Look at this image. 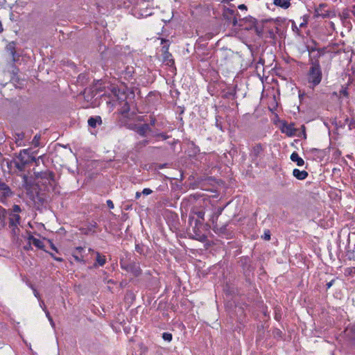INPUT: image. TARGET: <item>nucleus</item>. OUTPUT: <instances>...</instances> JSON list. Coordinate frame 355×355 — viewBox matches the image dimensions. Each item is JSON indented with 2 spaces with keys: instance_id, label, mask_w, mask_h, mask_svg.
Instances as JSON below:
<instances>
[{
  "instance_id": "nucleus-33",
  "label": "nucleus",
  "mask_w": 355,
  "mask_h": 355,
  "mask_svg": "<svg viewBox=\"0 0 355 355\" xmlns=\"http://www.w3.org/2000/svg\"><path fill=\"white\" fill-rule=\"evenodd\" d=\"M89 126L92 128H96L97 125V123L96 121L95 116L90 117L87 121Z\"/></svg>"
},
{
  "instance_id": "nucleus-26",
  "label": "nucleus",
  "mask_w": 355,
  "mask_h": 355,
  "mask_svg": "<svg viewBox=\"0 0 355 355\" xmlns=\"http://www.w3.org/2000/svg\"><path fill=\"white\" fill-rule=\"evenodd\" d=\"M25 137V134L23 132H17L15 135V143L18 146H23V140Z\"/></svg>"
},
{
  "instance_id": "nucleus-19",
  "label": "nucleus",
  "mask_w": 355,
  "mask_h": 355,
  "mask_svg": "<svg viewBox=\"0 0 355 355\" xmlns=\"http://www.w3.org/2000/svg\"><path fill=\"white\" fill-rule=\"evenodd\" d=\"M327 275L326 273H321V274H319L318 275V277H319V282L317 283L316 286H315V288L319 290V291H321V290H324V286H325V283L327 282Z\"/></svg>"
},
{
  "instance_id": "nucleus-7",
  "label": "nucleus",
  "mask_w": 355,
  "mask_h": 355,
  "mask_svg": "<svg viewBox=\"0 0 355 355\" xmlns=\"http://www.w3.org/2000/svg\"><path fill=\"white\" fill-rule=\"evenodd\" d=\"M223 17L234 26H239L240 24H239V20H238V17H240V15L236 10L231 8H226L224 11Z\"/></svg>"
},
{
  "instance_id": "nucleus-3",
  "label": "nucleus",
  "mask_w": 355,
  "mask_h": 355,
  "mask_svg": "<svg viewBox=\"0 0 355 355\" xmlns=\"http://www.w3.org/2000/svg\"><path fill=\"white\" fill-rule=\"evenodd\" d=\"M120 266L121 269L132 274L135 277H139L141 274V269L138 263L134 260H120Z\"/></svg>"
},
{
  "instance_id": "nucleus-45",
  "label": "nucleus",
  "mask_w": 355,
  "mask_h": 355,
  "mask_svg": "<svg viewBox=\"0 0 355 355\" xmlns=\"http://www.w3.org/2000/svg\"><path fill=\"white\" fill-rule=\"evenodd\" d=\"M334 281H335L334 279H331V281H329L328 282H326L325 286H325L324 290L325 291L328 290L333 285Z\"/></svg>"
},
{
  "instance_id": "nucleus-23",
  "label": "nucleus",
  "mask_w": 355,
  "mask_h": 355,
  "mask_svg": "<svg viewBox=\"0 0 355 355\" xmlns=\"http://www.w3.org/2000/svg\"><path fill=\"white\" fill-rule=\"evenodd\" d=\"M291 159L293 162H296L297 165L299 166H303L304 162L302 158H301L297 152H293L291 155Z\"/></svg>"
},
{
  "instance_id": "nucleus-32",
  "label": "nucleus",
  "mask_w": 355,
  "mask_h": 355,
  "mask_svg": "<svg viewBox=\"0 0 355 355\" xmlns=\"http://www.w3.org/2000/svg\"><path fill=\"white\" fill-rule=\"evenodd\" d=\"M40 139H41V136L40 135H35L33 139V141H32V144L35 147H38L40 146Z\"/></svg>"
},
{
  "instance_id": "nucleus-38",
  "label": "nucleus",
  "mask_w": 355,
  "mask_h": 355,
  "mask_svg": "<svg viewBox=\"0 0 355 355\" xmlns=\"http://www.w3.org/2000/svg\"><path fill=\"white\" fill-rule=\"evenodd\" d=\"M194 214H196L198 218L204 220L205 211L203 210L195 211Z\"/></svg>"
},
{
  "instance_id": "nucleus-15",
  "label": "nucleus",
  "mask_w": 355,
  "mask_h": 355,
  "mask_svg": "<svg viewBox=\"0 0 355 355\" xmlns=\"http://www.w3.org/2000/svg\"><path fill=\"white\" fill-rule=\"evenodd\" d=\"M83 251H84V248L83 247H77L72 252V257L74 258V259L77 262H80V263H85V261L84 260V257L82 254Z\"/></svg>"
},
{
  "instance_id": "nucleus-22",
  "label": "nucleus",
  "mask_w": 355,
  "mask_h": 355,
  "mask_svg": "<svg viewBox=\"0 0 355 355\" xmlns=\"http://www.w3.org/2000/svg\"><path fill=\"white\" fill-rule=\"evenodd\" d=\"M223 209L224 207H218L217 210L212 214L210 220L213 225L217 224L218 217L222 214Z\"/></svg>"
},
{
  "instance_id": "nucleus-59",
  "label": "nucleus",
  "mask_w": 355,
  "mask_h": 355,
  "mask_svg": "<svg viewBox=\"0 0 355 355\" xmlns=\"http://www.w3.org/2000/svg\"><path fill=\"white\" fill-rule=\"evenodd\" d=\"M352 258L353 259H355V245H354V249H353V250H352Z\"/></svg>"
},
{
  "instance_id": "nucleus-16",
  "label": "nucleus",
  "mask_w": 355,
  "mask_h": 355,
  "mask_svg": "<svg viewBox=\"0 0 355 355\" xmlns=\"http://www.w3.org/2000/svg\"><path fill=\"white\" fill-rule=\"evenodd\" d=\"M282 131L284 133H286L288 136H295L296 135L297 130L294 128L293 124H284L282 128Z\"/></svg>"
},
{
  "instance_id": "nucleus-58",
  "label": "nucleus",
  "mask_w": 355,
  "mask_h": 355,
  "mask_svg": "<svg viewBox=\"0 0 355 355\" xmlns=\"http://www.w3.org/2000/svg\"><path fill=\"white\" fill-rule=\"evenodd\" d=\"M33 293H34V295L37 297V298H40V295H39V293L35 290V289H33Z\"/></svg>"
},
{
  "instance_id": "nucleus-31",
  "label": "nucleus",
  "mask_w": 355,
  "mask_h": 355,
  "mask_svg": "<svg viewBox=\"0 0 355 355\" xmlns=\"http://www.w3.org/2000/svg\"><path fill=\"white\" fill-rule=\"evenodd\" d=\"M135 250L140 254H144L145 246L141 243H137L135 245Z\"/></svg>"
},
{
  "instance_id": "nucleus-14",
  "label": "nucleus",
  "mask_w": 355,
  "mask_h": 355,
  "mask_svg": "<svg viewBox=\"0 0 355 355\" xmlns=\"http://www.w3.org/2000/svg\"><path fill=\"white\" fill-rule=\"evenodd\" d=\"M326 156V152L324 150H319L317 148H312V159L315 160L318 162H320L323 160Z\"/></svg>"
},
{
  "instance_id": "nucleus-64",
  "label": "nucleus",
  "mask_w": 355,
  "mask_h": 355,
  "mask_svg": "<svg viewBox=\"0 0 355 355\" xmlns=\"http://www.w3.org/2000/svg\"><path fill=\"white\" fill-rule=\"evenodd\" d=\"M40 306L42 307V309L44 308L45 305L44 301L40 300Z\"/></svg>"
},
{
  "instance_id": "nucleus-61",
  "label": "nucleus",
  "mask_w": 355,
  "mask_h": 355,
  "mask_svg": "<svg viewBox=\"0 0 355 355\" xmlns=\"http://www.w3.org/2000/svg\"><path fill=\"white\" fill-rule=\"evenodd\" d=\"M138 121H144L145 119H144V116H139L138 119H137Z\"/></svg>"
},
{
  "instance_id": "nucleus-56",
  "label": "nucleus",
  "mask_w": 355,
  "mask_h": 355,
  "mask_svg": "<svg viewBox=\"0 0 355 355\" xmlns=\"http://www.w3.org/2000/svg\"><path fill=\"white\" fill-rule=\"evenodd\" d=\"M239 8L240 10H246V9H247V7H246V6H245V5H244V4H241V5H239Z\"/></svg>"
},
{
  "instance_id": "nucleus-17",
  "label": "nucleus",
  "mask_w": 355,
  "mask_h": 355,
  "mask_svg": "<svg viewBox=\"0 0 355 355\" xmlns=\"http://www.w3.org/2000/svg\"><path fill=\"white\" fill-rule=\"evenodd\" d=\"M95 254L96 255V258L93 267L96 268L97 266H103L106 263L105 256L101 254L98 252H95Z\"/></svg>"
},
{
  "instance_id": "nucleus-25",
  "label": "nucleus",
  "mask_w": 355,
  "mask_h": 355,
  "mask_svg": "<svg viewBox=\"0 0 355 355\" xmlns=\"http://www.w3.org/2000/svg\"><path fill=\"white\" fill-rule=\"evenodd\" d=\"M291 0H273V3L284 9L288 8L291 6Z\"/></svg>"
},
{
  "instance_id": "nucleus-20",
  "label": "nucleus",
  "mask_w": 355,
  "mask_h": 355,
  "mask_svg": "<svg viewBox=\"0 0 355 355\" xmlns=\"http://www.w3.org/2000/svg\"><path fill=\"white\" fill-rule=\"evenodd\" d=\"M293 175L297 180H302L308 177L309 173L306 171H300L297 168H295L293 171Z\"/></svg>"
},
{
  "instance_id": "nucleus-50",
  "label": "nucleus",
  "mask_w": 355,
  "mask_h": 355,
  "mask_svg": "<svg viewBox=\"0 0 355 355\" xmlns=\"http://www.w3.org/2000/svg\"><path fill=\"white\" fill-rule=\"evenodd\" d=\"M106 202H107V207H108L110 209H114V205L113 202H112L111 200H107Z\"/></svg>"
},
{
  "instance_id": "nucleus-36",
  "label": "nucleus",
  "mask_w": 355,
  "mask_h": 355,
  "mask_svg": "<svg viewBox=\"0 0 355 355\" xmlns=\"http://www.w3.org/2000/svg\"><path fill=\"white\" fill-rule=\"evenodd\" d=\"M96 227H97V223L96 222H94V221H92L88 225V230L89 232H95V229L96 228Z\"/></svg>"
},
{
  "instance_id": "nucleus-43",
  "label": "nucleus",
  "mask_w": 355,
  "mask_h": 355,
  "mask_svg": "<svg viewBox=\"0 0 355 355\" xmlns=\"http://www.w3.org/2000/svg\"><path fill=\"white\" fill-rule=\"evenodd\" d=\"M148 144H149V140L144 139V140L139 141L137 145V146H139V147H144V146H147Z\"/></svg>"
},
{
  "instance_id": "nucleus-35",
  "label": "nucleus",
  "mask_w": 355,
  "mask_h": 355,
  "mask_svg": "<svg viewBox=\"0 0 355 355\" xmlns=\"http://www.w3.org/2000/svg\"><path fill=\"white\" fill-rule=\"evenodd\" d=\"M33 200L35 201V202H39L41 205H42L44 202V198L38 193L35 196H33Z\"/></svg>"
},
{
  "instance_id": "nucleus-51",
  "label": "nucleus",
  "mask_w": 355,
  "mask_h": 355,
  "mask_svg": "<svg viewBox=\"0 0 355 355\" xmlns=\"http://www.w3.org/2000/svg\"><path fill=\"white\" fill-rule=\"evenodd\" d=\"M274 334L275 336H279V337H281L282 336V332L281 330L279 329H275L274 331Z\"/></svg>"
},
{
  "instance_id": "nucleus-30",
  "label": "nucleus",
  "mask_w": 355,
  "mask_h": 355,
  "mask_svg": "<svg viewBox=\"0 0 355 355\" xmlns=\"http://www.w3.org/2000/svg\"><path fill=\"white\" fill-rule=\"evenodd\" d=\"M6 214H7L6 209L2 207H0V221L1 223H3V224L5 223V219L6 217Z\"/></svg>"
},
{
  "instance_id": "nucleus-12",
  "label": "nucleus",
  "mask_w": 355,
  "mask_h": 355,
  "mask_svg": "<svg viewBox=\"0 0 355 355\" xmlns=\"http://www.w3.org/2000/svg\"><path fill=\"white\" fill-rule=\"evenodd\" d=\"M315 191H312V200H314L317 202L318 205L320 207L322 206L321 202H322L323 198L325 196V193L324 190L319 191L318 189H315Z\"/></svg>"
},
{
  "instance_id": "nucleus-63",
  "label": "nucleus",
  "mask_w": 355,
  "mask_h": 355,
  "mask_svg": "<svg viewBox=\"0 0 355 355\" xmlns=\"http://www.w3.org/2000/svg\"><path fill=\"white\" fill-rule=\"evenodd\" d=\"M51 248H52L53 250H55V251L58 252L57 248L55 247V245H54L53 243H51Z\"/></svg>"
},
{
  "instance_id": "nucleus-52",
  "label": "nucleus",
  "mask_w": 355,
  "mask_h": 355,
  "mask_svg": "<svg viewBox=\"0 0 355 355\" xmlns=\"http://www.w3.org/2000/svg\"><path fill=\"white\" fill-rule=\"evenodd\" d=\"M31 242L28 241V243H27V245H26L24 248L25 250H29L31 249H32L31 248Z\"/></svg>"
},
{
  "instance_id": "nucleus-4",
  "label": "nucleus",
  "mask_w": 355,
  "mask_h": 355,
  "mask_svg": "<svg viewBox=\"0 0 355 355\" xmlns=\"http://www.w3.org/2000/svg\"><path fill=\"white\" fill-rule=\"evenodd\" d=\"M264 149V146L260 143L255 144L252 146L250 151V157L253 164L258 165L259 160L263 155Z\"/></svg>"
},
{
  "instance_id": "nucleus-11",
  "label": "nucleus",
  "mask_w": 355,
  "mask_h": 355,
  "mask_svg": "<svg viewBox=\"0 0 355 355\" xmlns=\"http://www.w3.org/2000/svg\"><path fill=\"white\" fill-rule=\"evenodd\" d=\"M135 132L141 137H146L148 132H152V128L150 127V124L144 123L138 125L135 127Z\"/></svg>"
},
{
  "instance_id": "nucleus-49",
  "label": "nucleus",
  "mask_w": 355,
  "mask_h": 355,
  "mask_svg": "<svg viewBox=\"0 0 355 355\" xmlns=\"http://www.w3.org/2000/svg\"><path fill=\"white\" fill-rule=\"evenodd\" d=\"M349 130L355 128V120L352 119L349 123Z\"/></svg>"
},
{
  "instance_id": "nucleus-54",
  "label": "nucleus",
  "mask_w": 355,
  "mask_h": 355,
  "mask_svg": "<svg viewBox=\"0 0 355 355\" xmlns=\"http://www.w3.org/2000/svg\"><path fill=\"white\" fill-rule=\"evenodd\" d=\"M50 254L55 261H63L62 258H61V257H55L52 253H50Z\"/></svg>"
},
{
  "instance_id": "nucleus-57",
  "label": "nucleus",
  "mask_w": 355,
  "mask_h": 355,
  "mask_svg": "<svg viewBox=\"0 0 355 355\" xmlns=\"http://www.w3.org/2000/svg\"><path fill=\"white\" fill-rule=\"evenodd\" d=\"M141 194H142V193H141V192H139V191H137V192L136 193V194H135V198H136V199H139V198L141 197Z\"/></svg>"
},
{
  "instance_id": "nucleus-18",
  "label": "nucleus",
  "mask_w": 355,
  "mask_h": 355,
  "mask_svg": "<svg viewBox=\"0 0 355 355\" xmlns=\"http://www.w3.org/2000/svg\"><path fill=\"white\" fill-rule=\"evenodd\" d=\"M28 240L31 242L33 245H34L35 247H37L39 249H43L44 245L43 242L39 239L35 238L33 236L31 235V232H28Z\"/></svg>"
},
{
  "instance_id": "nucleus-6",
  "label": "nucleus",
  "mask_w": 355,
  "mask_h": 355,
  "mask_svg": "<svg viewBox=\"0 0 355 355\" xmlns=\"http://www.w3.org/2000/svg\"><path fill=\"white\" fill-rule=\"evenodd\" d=\"M321 66H314L313 59H312V90L321 83L322 78Z\"/></svg>"
},
{
  "instance_id": "nucleus-34",
  "label": "nucleus",
  "mask_w": 355,
  "mask_h": 355,
  "mask_svg": "<svg viewBox=\"0 0 355 355\" xmlns=\"http://www.w3.org/2000/svg\"><path fill=\"white\" fill-rule=\"evenodd\" d=\"M162 338L166 340V341H168V342H170L172 340V338H173V336H172V334H170V333H167V332H164L163 334H162Z\"/></svg>"
},
{
  "instance_id": "nucleus-10",
  "label": "nucleus",
  "mask_w": 355,
  "mask_h": 355,
  "mask_svg": "<svg viewBox=\"0 0 355 355\" xmlns=\"http://www.w3.org/2000/svg\"><path fill=\"white\" fill-rule=\"evenodd\" d=\"M36 177L44 180V183H48L51 187H53L55 184V174L51 171H44L38 173Z\"/></svg>"
},
{
  "instance_id": "nucleus-9",
  "label": "nucleus",
  "mask_w": 355,
  "mask_h": 355,
  "mask_svg": "<svg viewBox=\"0 0 355 355\" xmlns=\"http://www.w3.org/2000/svg\"><path fill=\"white\" fill-rule=\"evenodd\" d=\"M330 17L329 6L327 3H320L318 7L315 8L314 18H327Z\"/></svg>"
},
{
  "instance_id": "nucleus-47",
  "label": "nucleus",
  "mask_w": 355,
  "mask_h": 355,
  "mask_svg": "<svg viewBox=\"0 0 355 355\" xmlns=\"http://www.w3.org/2000/svg\"><path fill=\"white\" fill-rule=\"evenodd\" d=\"M21 210V207L17 205H14L12 206V211L14 212L13 214H16V213H19L20 212Z\"/></svg>"
},
{
  "instance_id": "nucleus-5",
  "label": "nucleus",
  "mask_w": 355,
  "mask_h": 355,
  "mask_svg": "<svg viewBox=\"0 0 355 355\" xmlns=\"http://www.w3.org/2000/svg\"><path fill=\"white\" fill-rule=\"evenodd\" d=\"M119 108V112L124 116L125 117H130L135 114V112H132L130 114V103L127 100V96L123 94L121 96L118 97Z\"/></svg>"
},
{
  "instance_id": "nucleus-46",
  "label": "nucleus",
  "mask_w": 355,
  "mask_h": 355,
  "mask_svg": "<svg viewBox=\"0 0 355 355\" xmlns=\"http://www.w3.org/2000/svg\"><path fill=\"white\" fill-rule=\"evenodd\" d=\"M141 193H142V194H144L145 196H148V195L151 194L153 193V191L149 188H145L143 189Z\"/></svg>"
},
{
  "instance_id": "nucleus-48",
  "label": "nucleus",
  "mask_w": 355,
  "mask_h": 355,
  "mask_svg": "<svg viewBox=\"0 0 355 355\" xmlns=\"http://www.w3.org/2000/svg\"><path fill=\"white\" fill-rule=\"evenodd\" d=\"M246 17L243 18V19H239V24H243L244 26H250V23L249 21H244V19H245Z\"/></svg>"
},
{
  "instance_id": "nucleus-21",
  "label": "nucleus",
  "mask_w": 355,
  "mask_h": 355,
  "mask_svg": "<svg viewBox=\"0 0 355 355\" xmlns=\"http://www.w3.org/2000/svg\"><path fill=\"white\" fill-rule=\"evenodd\" d=\"M213 230L214 232L218 235H227V225H223L220 227L218 225V224H215L213 225Z\"/></svg>"
},
{
  "instance_id": "nucleus-53",
  "label": "nucleus",
  "mask_w": 355,
  "mask_h": 355,
  "mask_svg": "<svg viewBox=\"0 0 355 355\" xmlns=\"http://www.w3.org/2000/svg\"><path fill=\"white\" fill-rule=\"evenodd\" d=\"M95 119H96V121L97 124L100 125L102 123V119L100 116H96Z\"/></svg>"
},
{
  "instance_id": "nucleus-27",
  "label": "nucleus",
  "mask_w": 355,
  "mask_h": 355,
  "mask_svg": "<svg viewBox=\"0 0 355 355\" xmlns=\"http://www.w3.org/2000/svg\"><path fill=\"white\" fill-rule=\"evenodd\" d=\"M164 61L170 67H172L175 64L174 60L172 58V55L168 52L164 53Z\"/></svg>"
},
{
  "instance_id": "nucleus-39",
  "label": "nucleus",
  "mask_w": 355,
  "mask_h": 355,
  "mask_svg": "<svg viewBox=\"0 0 355 355\" xmlns=\"http://www.w3.org/2000/svg\"><path fill=\"white\" fill-rule=\"evenodd\" d=\"M36 154H35V156ZM44 155L39 156L37 158L35 157V160H33V162L35 163V166H39L40 163V160L43 162Z\"/></svg>"
},
{
  "instance_id": "nucleus-28",
  "label": "nucleus",
  "mask_w": 355,
  "mask_h": 355,
  "mask_svg": "<svg viewBox=\"0 0 355 355\" xmlns=\"http://www.w3.org/2000/svg\"><path fill=\"white\" fill-rule=\"evenodd\" d=\"M7 49L10 52L11 55H12V61L15 62L16 61V55H17V53H16V51H15V44L12 42V43H10L8 46H7Z\"/></svg>"
},
{
  "instance_id": "nucleus-2",
  "label": "nucleus",
  "mask_w": 355,
  "mask_h": 355,
  "mask_svg": "<svg viewBox=\"0 0 355 355\" xmlns=\"http://www.w3.org/2000/svg\"><path fill=\"white\" fill-rule=\"evenodd\" d=\"M35 154H37V151H33L31 148L21 150L19 154L16 155L17 160L13 161L15 166L19 171H24L26 166L35 160Z\"/></svg>"
},
{
  "instance_id": "nucleus-29",
  "label": "nucleus",
  "mask_w": 355,
  "mask_h": 355,
  "mask_svg": "<svg viewBox=\"0 0 355 355\" xmlns=\"http://www.w3.org/2000/svg\"><path fill=\"white\" fill-rule=\"evenodd\" d=\"M308 19H309V16H306V15L304 16V20L302 22L300 23V28H298L296 26H295V28H297V33L301 36H304V35L302 32V28L307 24Z\"/></svg>"
},
{
  "instance_id": "nucleus-13",
  "label": "nucleus",
  "mask_w": 355,
  "mask_h": 355,
  "mask_svg": "<svg viewBox=\"0 0 355 355\" xmlns=\"http://www.w3.org/2000/svg\"><path fill=\"white\" fill-rule=\"evenodd\" d=\"M21 217L17 214H10L9 217V226L12 228V231L15 232V229L19 224Z\"/></svg>"
},
{
  "instance_id": "nucleus-40",
  "label": "nucleus",
  "mask_w": 355,
  "mask_h": 355,
  "mask_svg": "<svg viewBox=\"0 0 355 355\" xmlns=\"http://www.w3.org/2000/svg\"><path fill=\"white\" fill-rule=\"evenodd\" d=\"M155 137H160L162 138V139L163 140H166L167 139L169 138V136L166 135L165 133L164 132H161V133H158V134H156L155 135Z\"/></svg>"
},
{
  "instance_id": "nucleus-42",
  "label": "nucleus",
  "mask_w": 355,
  "mask_h": 355,
  "mask_svg": "<svg viewBox=\"0 0 355 355\" xmlns=\"http://www.w3.org/2000/svg\"><path fill=\"white\" fill-rule=\"evenodd\" d=\"M156 122H157V120H156L155 117L153 115H150V123H148V124H150V127L151 128V126H155L156 124Z\"/></svg>"
},
{
  "instance_id": "nucleus-24",
  "label": "nucleus",
  "mask_w": 355,
  "mask_h": 355,
  "mask_svg": "<svg viewBox=\"0 0 355 355\" xmlns=\"http://www.w3.org/2000/svg\"><path fill=\"white\" fill-rule=\"evenodd\" d=\"M0 191L2 192L3 196L7 197L11 195L10 187L4 182H0Z\"/></svg>"
},
{
  "instance_id": "nucleus-62",
  "label": "nucleus",
  "mask_w": 355,
  "mask_h": 355,
  "mask_svg": "<svg viewBox=\"0 0 355 355\" xmlns=\"http://www.w3.org/2000/svg\"><path fill=\"white\" fill-rule=\"evenodd\" d=\"M352 12L353 15L355 17V6H352Z\"/></svg>"
},
{
  "instance_id": "nucleus-44",
  "label": "nucleus",
  "mask_w": 355,
  "mask_h": 355,
  "mask_svg": "<svg viewBox=\"0 0 355 355\" xmlns=\"http://www.w3.org/2000/svg\"><path fill=\"white\" fill-rule=\"evenodd\" d=\"M43 310L44 311L45 313H46V317L48 318V319L49 320V321L51 322V324H53V319L51 317L50 315V313L49 312L47 311L46 306H44V308H43Z\"/></svg>"
},
{
  "instance_id": "nucleus-60",
  "label": "nucleus",
  "mask_w": 355,
  "mask_h": 355,
  "mask_svg": "<svg viewBox=\"0 0 355 355\" xmlns=\"http://www.w3.org/2000/svg\"><path fill=\"white\" fill-rule=\"evenodd\" d=\"M23 180H24L23 182H24V183H26V182H27V180H28V177H27L26 175H23Z\"/></svg>"
},
{
  "instance_id": "nucleus-1",
  "label": "nucleus",
  "mask_w": 355,
  "mask_h": 355,
  "mask_svg": "<svg viewBox=\"0 0 355 355\" xmlns=\"http://www.w3.org/2000/svg\"><path fill=\"white\" fill-rule=\"evenodd\" d=\"M327 48L325 46L319 47L316 42L312 40V59L314 66H327L330 59L327 55Z\"/></svg>"
},
{
  "instance_id": "nucleus-37",
  "label": "nucleus",
  "mask_w": 355,
  "mask_h": 355,
  "mask_svg": "<svg viewBox=\"0 0 355 355\" xmlns=\"http://www.w3.org/2000/svg\"><path fill=\"white\" fill-rule=\"evenodd\" d=\"M261 238L266 241H269L270 239V230H265L263 235L261 236Z\"/></svg>"
},
{
  "instance_id": "nucleus-8",
  "label": "nucleus",
  "mask_w": 355,
  "mask_h": 355,
  "mask_svg": "<svg viewBox=\"0 0 355 355\" xmlns=\"http://www.w3.org/2000/svg\"><path fill=\"white\" fill-rule=\"evenodd\" d=\"M244 21H249L250 23V26H244L243 24H240L239 27H241L243 29H245V30H252L254 28L256 33L258 35L260 36L262 35L263 28H262V27L257 25V21L255 18H254L252 17H246L245 19H244Z\"/></svg>"
},
{
  "instance_id": "nucleus-55",
  "label": "nucleus",
  "mask_w": 355,
  "mask_h": 355,
  "mask_svg": "<svg viewBox=\"0 0 355 355\" xmlns=\"http://www.w3.org/2000/svg\"><path fill=\"white\" fill-rule=\"evenodd\" d=\"M268 33H269L270 37L271 38H275V32L273 31V30H269V31H268Z\"/></svg>"
},
{
  "instance_id": "nucleus-41",
  "label": "nucleus",
  "mask_w": 355,
  "mask_h": 355,
  "mask_svg": "<svg viewBox=\"0 0 355 355\" xmlns=\"http://www.w3.org/2000/svg\"><path fill=\"white\" fill-rule=\"evenodd\" d=\"M340 95H343L345 97H348L349 96V93H348V91H347V87H342V89H340Z\"/></svg>"
}]
</instances>
